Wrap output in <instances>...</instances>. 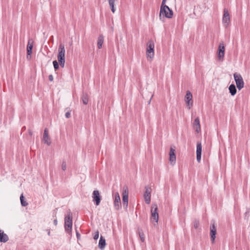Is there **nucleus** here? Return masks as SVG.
Instances as JSON below:
<instances>
[{"instance_id":"29","label":"nucleus","mask_w":250,"mask_h":250,"mask_svg":"<svg viewBox=\"0 0 250 250\" xmlns=\"http://www.w3.org/2000/svg\"><path fill=\"white\" fill-rule=\"evenodd\" d=\"M53 66H54V69L55 70H57V69H59V62L55 60L53 62Z\"/></svg>"},{"instance_id":"4","label":"nucleus","mask_w":250,"mask_h":250,"mask_svg":"<svg viewBox=\"0 0 250 250\" xmlns=\"http://www.w3.org/2000/svg\"><path fill=\"white\" fill-rule=\"evenodd\" d=\"M234 79L236 83L237 88L240 90L244 87V83L242 77L240 74L235 73L233 74Z\"/></svg>"},{"instance_id":"25","label":"nucleus","mask_w":250,"mask_h":250,"mask_svg":"<svg viewBox=\"0 0 250 250\" xmlns=\"http://www.w3.org/2000/svg\"><path fill=\"white\" fill-rule=\"evenodd\" d=\"M20 201L21 203V205L22 207H26L28 205V203L25 201V198L23 195V194H21L20 196Z\"/></svg>"},{"instance_id":"21","label":"nucleus","mask_w":250,"mask_h":250,"mask_svg":"<svg viewBox=\"0 0 250 250\" xmlns=\"http://www.w3.org/2000/svg\"><path fill=\"white\" fill-rule=\"evenodd\" d=\"M104 36L102 34L100 35L99 36L98 41H97V46L99 49H101L102 47V45L104 42Z\"/></svg>"},{"instance_id":"37","label":"nucleus","mask_w":250,"mask_h":250,"mask_svg":"<svg viewBox=\"0 0 250 250\" xmlns=\"http://www.w3.org/2000/svg\"><path fill=\"white\" fill-rule=\"evenodd\" d=\"M166 1V0H162V4H161V6H163L166 5H165Z\"/></svg>"},{"instance_id":"8","label":"nucleus","mask_w":250,"mask_h":250,"mask_svg":"<svg viewBox=\"0 0 250 250\" xmlns=\"http://www.w3.org/2000/svg\"><path fill=\"white\" fill-rule=\"evenodd\" d=\"M225 45L223 42H220L218 49L217 55L218 58L219 60H223L225 55Z\"/></svg>"},{"instance_id":"34","label":"nucleus","mask_w":250,"mask_h":250,"mask_svg":"<svg viewBox=\"0 0 250 250\" xmlns=\"http://www.w3.org/2000/svg\"><path fill=\"white\" fill-rule=\"evenodd\" d=\"M60 66L62 67H63L64 66V63H65V61H62V62H59Z\"/></svg>"},{"instance_id":"12","label":"nucleus","mask_w":250,"mask_h":250,"mask_svg":"<svg viewBox=\"0 0 250 250\" xmlns=\"http://www.w3.org/2000/svg\"><path fill=\"white\" fill-rule=\"evenodd\" d=\"M146 191L144 197L146 204H149L151 201V188L148 186L145 187Z\"/></svg>"},{"instance_id":"35","label":"nucleus","mask_w":250,"mask_h":250,"mask_svg":"<svg viewBox=\"0 0 250 250\" xmlns=\"http://www.w3.org/2000/svg\"><path fill=\"white\" fill-rule=\"evenodd\" d=\"M76 236L78 240H79L80 239L81 234L77 230H76Z\"/></svg>"},{"instance_id":"26","label":"nucleus","mask_w":250,"mask_h":250,"mask_svg":"<svg viewBox=\"0 0 250 250\" xmlns=\"http://www.w3.org/2000/svg\"><path fill=\"white\" fill-rule=\"evenodd\" d=\"M108 1L111 10L114 13L115 11V9L114 8L115 0H108Z\"/></svg>"},{"instance_id":"36","label":"nucleus","mask_w":250,"mask_h":250,"mask_svg":"<svg viewBox=\"0 0 250 250\" xmlns=\"http://www.w3.org/2000/svg\"><path fill=\"white\" fill-rule=\"evenodd\" d=\"M49 80L51 82L53 81V76L52 75H49L48 76Z\"/></svg>"},{"instance_id":"1","label":"nucleus","mask_w":250,"mask_h":250,"mask_svg":"<svg viewBox=\"0 0 250 250\" xmlns=\"http://www.w3.org/2000/svg\"><path fill=\"white\" fill-rule=\"evenodd\" d=\"M72 214L69 210L68 214L64 218V228L67 233H70L72 231Z\"/></svg>"},{"instance_id":"14","label":"nucleus","mask_w":250,"mask_h":250,"mask_svg":"<svg viewBox=\"0 0 250 250\" xmlns=\"http://www.w3.org/2000/svg\"><path fill=\"white\" fill-rule=\"evenodd\" d=\"M185 101L187 104V106H189L188 109H190L191 106H192L193 104L192 95L191 93L188 90L187 91L186 95L185 97Z\"/></svg>"},{"instance_id":"31","label":"nucleus","mask_w":250,"mask_h":250,"mask_svg":"<svg viewBox=\"0 0 250 250\" xmlns=\"http://www.w3.org/2000/svg\"><path fill=\"white\" fill-rule=\"evenodd\" d=\"M201 155L202 154H198V153H196V159H197V161L198 163H200L201 162Z\"/></svg>"},{"instance_id":"19","label":"nucleus","mask_w":250,"mask_h":250,"mask_svg":"<svg viewBox=\"0 0 250 250\" xmlns=\"http://www.w3.org/2000/svg\"><path fill=\"white\" fill-rule=\"evenodd\" d=\"M223 22L227 24L229 22V15L227 9H224L223 17Z\"/></svg>"},{"instance_id":"39","label":"nucleus","mask_w":250,"mask_h":250,"mask_svg":"<svg viewBox=\"0 0 250 250\" xmlns=\"http://www.w3.org/2000/svg\"><path fill=\"white\" fill-rule=\"evenodd\" d=\"M53 224L54 225L56 226L58 224V221H57V220L56 219L55 220H54L53 221Z\"/></svg>"},{"instance_id":"20","label":"nucleus","mask_w":250,"mask_h":250,"mask_svg":"<svg viewBox=\"0 0 250 250\" xmlns=\"http://www.w3.org/2000/svg\"><path fill=\"white\" fill-rule=\"evenodd\" d=\"M106 245V241L105 238L102 236L101 235L100 240L98 244V247L100 249L103 250L105 248Z\"/></svg>"},{"instance_id":"11","label":"nucleus","mask_w":250,"mask_h":250,"mask_svg":"<svg viewBox=\"0 0 250 250\" xmlns=\"http://www.w3.org/2000/svg\"><path fill=\"white\" fill-rule=\"evenodd\" d=\"M169 155V161L170 164L173 165L175 164L176 160L175 146H171L170 148Z\"/></svg>"},{"instance_id":"22","label":"nucleus","mask_w":250,"mask_h":250,"mask_svg":"<svg viewBox=\"0 0 250 250\" xmlns=\"http://www.w3.org/2000/svg\"><path fill=\"white\" fill-rule=\"evenodd\" d=\"M229 90L231 96H234L236 94L237 90L235 85L234 84H231L229 86Z\"/></svg>"},{"instance_id":"2","label":"nucleus","mask_w":250,"mask_h":250,"mask_svg":"<svg viewBox=\"0 0 250 250\" xmlns=\"http://www.w3.org/2000/svg\"><path fill=\"white\" fill-rule=\"evenodd\" d=\"M163 15L167 18L170 19L172 17L173 13L171 9L167 5L161 6L159 17L161 18Z\"/></svg>"},{"instance_id":"15","label":"nucleus","mask_w":250,"mask_h":250,"mask_svg":"<svg viewBox=\"0 0 250 250\" xmlns=\"http://www.w3.org/2000/svg\"><path fill=\"white\" fill-rule=\"evenodd\" d=\"M114 206L116 210H119L121 207V202L119 193L117 192L115 194V199L114 201Z\"/></svg>"},{"instance_id":"6","label":"nucleus","mask_w":250,"mask_h":250,"mask_svg":"<svg viewBox=\"0 0 250 250\" xmlns=\"http://www.w3.org/2000/svg\"><path fill=\"white\" fill-rule=\"evenodd\" d=\"M151 219L152 221L157 223L158 221L159 214L158 213V207L157 204H152L151 207Z\"/></svg>"},{"instance_id":"23","label":"nucleus","mask_w":250,"mask_h":250,"mask_svg":"<svg viewBox=\"0 0 250 250\" xmlns=\"http://www.w3.org/2000/svg\"><path fill=\"white\" fill-rule=\"evenodd\" d=\"M81 99L83 104L86 105L88 104L89 98L88 95L87 93H83L82 95Z\"/></svg>"},{"instance_id":"32","label":"nucleus","mask_w":250,"mask_h":250,"mask_svg":"<svg viewBox=\"0 0 250 250\" xmlns=\"http://www.w3.org/2000/svg\"><path fill=\"white\" fill-rule=\"evenodd\" d=\"M62 169L64 171L66 169V164L65 161H63L62 164Z\"/></svg>"},{"instance_id":"17","label":"nucleus","mask_w":250,"mask_h":250,"mask_svg":"<svg viewBox=\"0 0 250 250\" xmlns=\"http://www.w3.org/2000/svg\"><path fill=\"white\" fill-rule=\"evenodd\" d=\"M9 240L8 236L0 229V242L5 243Z\"/></svg>"},{"instance_id":"9","label":"nucleus","mask_w":250,"mask_h":250,"mask_svg":"<svg viewBox=\"0 0 250 250\" xmlns=\"http://www.w3.org/2000/svg\"><path fill=\"white\" fill-rule=\"evenodd\" d=\"M216 228L215 225L214 221H212L210 226V239L212 243H214L216 238Z\"/></svg>"},{"instance_id":"13","label":"nucleus","mask_w":250,"mask_h":250,"mask_svg":"<svg viewBox=\"0 0 250 250\" xmlns=\"http://www.w3.org/2000/svg\"><path fill=\"white\" fill-rule=\"evenodd\" d=\"M34 41L33 39H29L28 40V44L27 45V59L30 60L31 58V54L32 53V49L33 47Z\"/></svg>"},{"instance_id":"40","label":"nucleus","mask_w":250,"mask_h":250,"mask_svg":"<svg viewBox=\"0 0 250 250\" xmlns=\"http://www.w3.org/2000/svg\"><path fill=\"white\" fill-rule=\"evenodd\" d=\"M47 231H48V235L49 236L50 235V229H47Z\"/></svg>"},{"instance_id":"38","label":"nucleus","mask_w":250,"mask_h":250,"mask_svg":"<svg viewBox=\"0 0 250 250\" xmlns=\"http://www.w3.org/2000/svg\"><path fill=\"white\" fill-rule=\"evenodd\" d=\"M28 132L30 136H32L33 135V132H32V131L31 129H28Z\"/></svg>"},{"instance_id":"18","label":"nucleus","mask_w":250,"mask_h":250,"mask_svg":"<svg viewBox=\"0 0 250 250\" xmlns=\"http://www.w3.org/2000/svg\"><path fill=\"white\" fill-rule=\"evenodd\" d=\"M193 128L195 129V131L199 133L201 130V127L200 125V121L199 118H196L193 124Z\"/></svg>"},{"instance_id":"28","label":"nucleus","mask_w":250,"mask_h":250,"mask_svg":"<svg viewBox=\"0 0 250 250\" xmlns=\"http://www.w3.org/2000/svg\"><path fill=\"white\" fill-rule=\"evenodd\" d=\"M200 225L199 221L195 220L193 221V227L195 229H197Z\"/></svg>"},{"instance_id":"16","label":"nucleus","mask_w":250,"mask_h":250,"mask_svg":"<svg viewBox=\"0 0 250 250\" xmlns=\"http://www.w3.org/2000/svg\"><path fill=\"white\" fill-rule=\"evenodd\" d=\"M43 140L45 144H46L48 146L50 145L51 142L48 136V130L46 128L44 130Z\"/></svg>"},{"instance_id":"5","label":"nucleus","mask_w":250,"mask_h":250,"mask_svg":"<svg viewBox=\"0 0 250 250\" xmlns=\"http://www.w3.org/2000/svg\"><path fill=\"white\" fill-rule=\"evenodd\" d=\"M123 206L125 209L128 206V189L127 186H124L123 190Z\"/></svg>"},{"instance_id":"7","label":"nucleus","mask_w":250,"mask_h":250,"mask_svg":"<svg viewBox=\"0 0 250 250\" xmlns=\"http://www.w3.org/2000/svg\"><path fill=\"white\" fill-rule=\"evenodd\" d=\"M65 48L64 44L61 43L59 46L57 59L58 62L65 61Z\"/></svg>"},{"instance_id":"30","label":"nucleus","mask_w":250,"mask_h":250,"mask_svg":"<svg viewBox=\"0 0 250 250\" xmlns=\"http://www.w3.org/2000/svg\"><path fill=\"white\" fill-rule=\"evenodd\" d=\"M99 236V231L97 230L96 232H95L94 235L93 236V238L95 240H97Z\"/></svg>"},{"instance_id":"33","label":"nucleus","mask_w":250,"mask_h":250,"mask_svg":"<svg viewBox=\"0 0 250 250\" xmlns=\"http://www.w3.org/2000/svg\"><path fill=\"white\" fill-rule=\"evenodd\" d=\"M65 116L66 118H69L71 117L70 111L68 110L65 113Z\"/></svg>"},{"instance_id":"10","label":"nucleus","mask_w":250,"mask_h":250,"mask_svg":"<svg viewBox=\"0 0 250 250\" xmlns=\"http://www.w3.org/2000/svg\"><path fill=\"white\" fill-rule=\"evenodd\" d=\"M93 202L96 206H99L102 200V196L100 195V192L97 190L93 191L92 193Z\"/></svg>"},{"instance_id":"24","label":"nucleus","mask_w":250,"mask_h":250,"mask_svg":"<svg viewBox=\"0 0 250 250\" xmlns=\"http://www.w3.org/2000/svg\"><path fill=\"white\" fill-rule=\"evenodd\" d=\"M138 232L141 241L144 242L145 240V234L142 229L140 227L138 228Z\"/></svg>"},{"instance_id":"27","label":"nucleus","mask_w":250,"mask_h":250,"mask_svg":"<svg viewBox=\"0 0 250 250\" xmlns=\"http://www.w3.org/2000/svg\"><path fill=\"white\" fill-rule=\"evenodd\" d=\"M196 153L202 154V144L201 142H198L197 143Z\"/></svg>"},{"instance_id":"41","label":"nucleus","mask_w":250,"mask_h":250,"mask_svg":"<svg viewBox=\"0 0 250 250\" xmlns=\"http://www.w3.org/2000/svg\"><path fill=\"white\" fill-rule=\"evenodd\" d=\"M150 100H149L148 104H150Z\"/></svg>"},{"instance_id":"3","label":"nucleus","mask_w":250,"mask_h":250,"mask_svg":"<svg viewBox=\"0 0 250 250\" xmlns=\"http://www.w3.org/2000/svg\"><path fill=\"white\" fill-rule=\"evenodd\" d=\"M147 48H146V55L148 60L149 58L151 60L154 57V43L152 40H149L147 42Z\"/></svg>"}]
</instances>
